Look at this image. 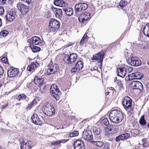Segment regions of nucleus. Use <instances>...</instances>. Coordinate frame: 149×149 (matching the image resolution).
Segmentation results:
<instances>
[{
	"mask_svg": "<svg viewBox=\"0 0 149 149\" xmlns=\"http://www.w3.org/2000/svg\"><path fill=\"white\" fill-rule=\"evenodd\" d=\"M109 116L111 121L116 123L122 121L123 117V114L120 111L116 110H112L110 112Z\"/></svg>",
	"mask_w": 149,
	"mask_h": 149,
	"instance_id": "nucleus-1",
	"label": "nucleus"
},
{
	"mask_svg": "<svg viewBox=\"0 0 149 149\" xmlns=\"http://www.w3.org/2000/svg\"><path fill=\"white\" fill-rule=\"evenodd\" d=\"M50 91L52 96L56 100H59L61 92L56 85L53 84L51 86Z\"/></svg>",
	"mask_w": 149,
	"mask_h": 149,
	"instance_id": "nucleus-2",
	"label": "nucleus"
},
{
	"mask_svg": "<svg viewBox=\"0 0 149 149\" xmlns=\"http://www.w3.org/2000/svg\"><path fill=\"white\" fill-rule=\"evenodd\" d=\"M43 108L44 113L48 116H51L55 113V110L53 106L49 104L46 103Z\"/></svg>",
	"mask_w": 149,
	"mask_h": 149,
	"instance_id": "nucleus-3",
	"label": "nucleus"
},
{
	"mask_svg": "<svg viewBox=\"0 0 149 149\" xmlns=\"http://www.w3.org/2000/svg\"><path fill=\"white\" fill-rule=\"evenodd\" d=\"M128 63L131 65L137 66L141 65V62L139 59L136 57H131L127 60Z\"/></svg>",
	"mask_w": 149,
	"mask_h": 149,
	"instance_id": "nucleus-4",
	"label": "nucleus"
},
{
	"mask_svg": "<svg viewBox=\"0 0 149 149\" xmlns=\"http://www.w3.org/2000/svg\"><path fill=\"white\" fill-rule=\"evenodd\" d=\"M77 58L76 54L73 53L70 54V56H67L63 59L64 61L69 64H72L75 61Z\"/></svg>",
	"mask_w": 149,
	"mask_h": 149,
	"instance_id": "nucleus-5",
	"label": "nucleus"
},
{
	"mask_svg": "<svg viewBox=\"0 0 149 149\" xmlns=\"http://www.w3.org/2000/svg\"><path fill=\"white\" fill-rule=\"evenodd\" d=\"M17 17L15 11L11 9L7 13L6 16V19L7 22H11Z\"/></svg>",
	"mask_w": 149,
	"mask_h": 149,
	"instance_id": "nucleus-6",
	"label": "nucleus"
},
{
	"mask_svg": "<svg viewBox=\"0 0 149 149\" xmlns=\"http://www.w3.org/2000/svg\"><path fill=\"white\" fill-rule=\"evenodd\" d=\"M91 18L90 14L89 13L82 14L79 18V21L82 24H85Z\"/></svg>",
	"mask_w": 149,
	"mask_h": 149,
	"instance_id": "nucleus-7",
	"label": "nucleus"
},
{
	"mask_svg": "<svg viewBox=\"0 0 149 149\" xmlns=\"http://www.w3.org/2000/svg\"><path fill=\"white\" fill-rule=\"evenodd\" d=\"M132 102L131 99L128 96H126L124 98L122 103L125 109L127 110L131 107Z\"/></svg>",
	"mask_w": 149,
	"mask_h": 149,
	"instance_id": "nucleus-8",
	"label": "nucleus"
},
{
	"mask_svg": "<svg viewBox=\"0 0 149 149\" xmlns=\"http://www.w3.org/2000/svg\"><path fill=\"white\" fill-rule=\"evenodd\" d=\"M75 11L76 12H81L88 8L87 4L85 3H79L75 6Z\"/></svg>",
	"mask_w": 149,
	"mask_h": 149,
	"instance_id": "nucleus-9",
	"label": "nucleus"
},
{
	"mask_svg": "<svg viewBox=\"0 0 149 149\" xmlns=\"http://www.w3.org/2000/svg\"><path fill=\"white\" fill-rule=\"evenodd\" d=\"M131 85L134 89H138L140 92L142 91L143 90V86L142 84L139 81H132L131 82Z\"/></svg>",
	"mask_w": 149,
	"mask_h": 149,
	"instance_id": "nucleus-10",
	"label": "nucleus"
},
{
	"mask_svg": "<svg viewBox=\"0 0 149 149\" xmlns=\"http://www.w3.org/2000/svg\"><path fill=\"white\" fill-rule=\"evenodd\" d=\"M20 143L21 149H30L32 148V142L30 140H23Z\"/></svg>",
	"mask_w": 149,
	"mask_h": 149,
	"instance_id": "nucleus-11",
	"label": "nucleus"
},
{
	"mask_svg": "<svg viewBox=\"0 0 149 149\" xmlns=\"http://www.w3.org/2000/svg\"><path fill=\"white\" fill-rule=\"evenodd\" d=\"M58 68V65L57 64H53L49 66L47 69L46 74L47 75H50L55 73L57 71Z\"/></svg>",
	"mask_w": 149,
	"mask_h": 149,
	"instance_id": "nucleus-12",
	"label": "nucleus"
},
{
	"mask_svg": "<svg viewBox=\"0 0 149 149\" xmlns=\"http://www.w3.org/2000/svg\"><path fill=\"white\" fill-rule=\"evenodd\" d=\"M104 54V53L103 52H100L97 54L93 56L91 59L92 60H95L98 62H100L101 65H102Z\"/></svg>",
	"mask_w": 149,
	"mask_h": 149,
	"instance_id": "nucleus-13",
	"label": "nucleus"
},
{
	"mask_svg": "<svg viewBox=\"0 0 149 149\" xmlns=\"http://www.w3.org/2000/svg\"><path fill=\"white\" fill-rule=\"evenodd\" d=\"M17 6L21 12L23 14H26L29 11L28 7L21 3H19L17 4Z\"/></svg>",
	"mask_w": 149,
	"mask_h": 149,
	"instance_id": "nucleus-14",
	"label": "nucleus"
},
{
	"mask_svg": "<svg viewBox=\"0 0 149 149\" xmlns=\"http://www.w3.org/2000/svg\"><path fill=\"white\" fill-rule=\"evenodd\" d=\"M83 66V62L81 61H77L75 65V67L73 68L71 70V72L79 71L81 70Z\"/></svg>",
	"mask_w": 149,
	"mask_h": 149,
	"instance_id": "nucleus-15",
	"label": "nucleus"
},
{
	"mask_svg": "<svg viewBox=\"0 0 149 149\" xmlns=\"http://www.w3.org/2000/svg\"><path fill=\"white\" fill-rule=\"evenodd\" d=\"M82 137L86 140L90 141L93 138V136L91 131L84 130L83 133Z\"/></svg>",
	"mask_w": 149,
	"mask_h": 149,
	"instance_id": "nucleus-16",
	"label": "nucleus"
},
{
	"mask_svg": "<svg viewBox=\"0 0 149 149\" xmlns=\"http://www.w3.org/2000/svg\"><path fill=\"white\" fill-rule=\"evenodd\" d=\"M130 136V134L128 133L123 134L116 136V141L117 142L121 141H124L127 139Z\"/></svg>",
	"mask_w": 149,
	"mask_h": 149,
	"instance_id": "nucleus-17",
	"label": "nucleus"
},
{
	"mask_svg": "<svg viewBox=\"0 0 149 149\" xmlns=\"http://www.w3.org/2000/svg\"><path fill=\"white\" fill-rule=\"evenodd\" d=\"M74 149H84V143L81 140L76 141L74 143Z\"/></svg>",
	"mask_w": 149,
	"mask_h": 149,
	"instance_id": "nucleus-18",
	"label": "nucleus"
},
{
	"mask_svg": "<svg viewBox=\"0 0 149 149\" xmlns=\"http://www.w3.org/2000/svg\"><path fill=\"white\" fill-rule=\"evenodd\" d=\"M33 123L35 124L40 125L42 123V121L38 116L36 113H34L31 117Z\"/></svg>",
	"mask_w": 149,
	"mask_h": 149,
	"instance_id": "nucleus-19",
	"label": "nucleus"
},
{
	"mask_svg": "<svg viewBox=\"0 0 149 149\" xmlns=\"http://www.w3.org/2000/svg\"><path fill=\"white\" fill-rule=\"evenodd\" d=\"M40 38L38 37L34 36L31 39H29L28 42L33 45H38L40 43Z\"/></svg>",
	"mask_w": 149,
	"mask_h": 149,
	"instance_id": "nucleus-20",
	"label": "nucleus"
},
{
	"mask_svg": "<svg viewBox=\"0 0 149 149\" xmlns=\"http://www.w3.org/2000/svg\"><path fill=\"white\" fill-rule=\"evenodd\" d=\"M127 72V69L125 67L120 68L118 69V75L122 78L125 77Z\"/></svg>",
	"mask_w": 149,
	"mask_h": 149,
	"instance_id": "nucleus-21",
	"label": "nucleus"
},
{
	"mask_svg": "<svg viewBox=\"0 0 149 149\" xmlns=\"http://www.w3.org/2000/svg\"><path fill=\"white\" fill-rule=\"evenodd\" d=\"M39 66V63L37 62L35 63L33 62L30 65H28L27 70L28 71L33 72Z\"/></svg>",
	"mask_w": 149,
	"mask_h": 149,
	"instance_id": "nucleus-22",
	"label": "nucleus"
},
{
	"mask_svg": "<svg viewBox=\"0 0 149 149\" xmlns=\"http://www.w3.org/2000/svg\"><path fill=\"white\" fill-rule=\"evenodd\" d=\"M60 26V22L57 20L53 19L50 21L49 26H52L58 29Z\"/></svg>",
	"mask_w": 149,
	"mask_h": 149,
	"instance_id": "nucleus-23",
	"label": "nucleus"
},
{
	"mask_svg": "<svg viewBox=\"0 0 149 149\" xmlns=\"http://www.w3.org/2000/svg\"><path fill=\"white\" fill-rule=\"evenodd\" d=\"M18 73V70L17 68L10 69L8 71V74L9 77H13L16 76Z\"/></svg>",
	"mask_w": 149,
	"mask_h": 149,
	"instance_id": "nucleus-24",
	"label": "nucleus"
},
{
	"mask_svg": "<svg viewBox=\"0 0 149 149\" xmlns=\"http://www.w3.org/2000/svg\"><path fill=\"white\" fill-rule=\"evenodd\" d=\"M52 10L56 17L60 18L62 17V12L61 9L53 8Z\"/></svg>",
	"mask_w": 149,
	"mask_h": 149,
	"instance_id": "nucleus-25",
	"label": "nucleus"
},
{
	"mask_svg": "<svg viewBox=\"0 0 149 149\" xmlns=\"http://www.w3.org/2000/svg\"><path fill=\"white\" fill-rule=\"evenodd\" d=\"M44 79L42 78H39L36 77L34 79L35 84L39 87H40L43 84Z\"/></svg>",
	"mask_w": 149,
	"mask_h": 149,
	"instance_id": "nucleus-26",
	"label": "nucleus"
},
{
	"mask_svg": "<svg viewBox=\"0 0 149 149\" xmlns=\"http://www.w3.org/2000/svg\"><path fill=\"white\" fill-rule=\"evenodd\" d=\"M54 4L56 6L61 7H65L66 5L65 3L62 0H55Z\"/></svg>",
	"mask_w": 149,
	"mask_h": 149,
	"instance_id": "nucleus-27",
	"label": "nucleus"
},
{
	"mask_svg": "<svg viewBox=\"0 0 149 149\" xmlns=\"http://www.w3.org/2000/svg\"><path fill=\"white\" fill-rule=\"evenodd\" d=\"M113 128V126L111 125L104 128L103 131L105 133V134H110L112 131Z\"/></svg>",
	"mask_w": 149,
	"mask_h": 149,
	"instance_id": "nucleus-28",
	"label": "nucleus"
},
{
	"mask_svg": "<svg viewBox=\"0 0 149 149\" xmlns=\"http://www.w3.org/2000/svg\"><path fill=\"white\" fill-rule=\"evenodd\" d=\"M37 103L36 100L34 99L33 100L27 105L26 109H27L29 110L32 108L34 105H36Z\"/></svg>",
	"mask_w": 149,
	"mask_h": 149,
	"instance_id": "nucleus-29",
	"label": "nucleus"
},
{
	"mask_svg": "<svg viewBox=\"0 0 149 149\" xmlns=\"http://www.w3.org/2000/svg\"><path fill=\"white\" fill-rule=\"evenodd\" d=\"M143 32L145 35L149 37V23L147 24L144 27Z\"/></svg>",
	"mask_w": 149,
	"mask_h": 149,
	"instance_id": "nucleus-30",
	"label": "nucleus"
},
{
	"mask_svg": "<svg viewBox=\"0 0 149 149\" xmlns=\"http://www.w3.org/2000/svg\"><path fill=\"white\" fill-rule=\"evenodd\" d=\"M63 10H64L66 14L68 16L72 15L73 13V10L71 8H67L65 9L64 8Z\"/></svg>",
	"mask_w": 149,
	"mask_h": 149,
	"instance_id": "nucleus-31",
	"label": "nucleus"
},
{
	"mask_svg": "<svg viewBox=\"0 0 149 149\" xmlns=\"http://www.w3.org/2000/svg\"><path fill=\"white\" fill-rule=\"evenodd\" d=\"M133 73L134 79H140L143 77V76L142 74L139 72H136Z\"/></svg>",
	"mask_w": 149,
	"mask_h": 149,
	"instance_id": "nucleus-32",
	"label": "nucleus"
},
{
	"mask_svg": "<svg viewBox=\"0 0 149 149\" xmlns=\"http://www.w3.org/2000/svg\"><path fill=\"white\" fill-rule=\"evenodd\" d=\"M88 37L86 33L84 35L82 38L80 42V44L81 45H82L84 44L85 43L88 41Z\"/></svg>",
	"mask_w": 149,
	"mask_h": 149,
	"instance_id": "nucleus-33",
	"label": "nucleus"
},
{
	"mask_svg": "<svg viewBox=\"0 0 149 149\" xmlns=\"http://www.w3.org/2000/svg\"><path fill=\"white\" fill-rule=\"evenodd\" d=\"M92 143L95 146L99 147H102L104 145L103 142L101 141H92Z\"/></svg>",
	"mask_w": 149,
	"mask_h": 149,
	"instance_id": "nucleus-34",
	"label": "nucleus"
},
{
	"mask_svg": "<svg viewBox=\"0 0 149 149\" xmlns=\"http://www.w3.org/2000/svg\"><path fill=\"white\" fill-rule=\"evenodd\" d=\"M30 47L32 51L34 52H36L37 51H39L40 50V47L35 46L33 44H31Z\"/></svg>",
	"mask_w": 149,
	"mask_h": 149,
	"instance_id": "nucleus-35",
	"label": "nucleus"
},
{
	"mask_svg": "<svg viewBox=\"0 0 149 149\" xmlns=\"http://www.w3.org/2000/svg\"><path fill=\"white\" fill-rule=\"evenodd\" d=\"M27 97V96L24 94H22L19 95L17 97V99L19 101L21 100H24Z\"/></svg>",
	"mask_w": 149,
	"mask_h": 149,
	"instance_id": "nucleus-36",
	"label": "nucleus"
},
{
	"mask_svg": "<svg viewBox=\"0 0 149 149\" xmlns=\"http://www.w3.org/2000/svg\"><path fill=\"white\" fill-rule=\"evenodd\" d=\"M58 29V28H56L55 27L50 26L49 29V31L54 34L57 32Z\"/></svg>",
	"mask_w": 149,
	"mask_h": 149,
	"instance_id": "nucleus-37",
	"label": "nucleus"
},
{
	"mask_svg": "<svg viewBox=\"0 0 149 149\" xmlns=\"http://www.w3.org/2000/svg\"><path fill=\"white\" fill-rule=\"evenodd\" d=\"M79 135V132L77 131H74L71 132L69 134V136L73 137L77 136Z\"/></svg>",
	"mask_w": 149,
	"mask_h": 149,
	"instance_id": "nucleus-38",
	"label": "nucleus"
},
{
	"mask_svg": "<svg viewBox=\"0 0 149 149\" xmlns=\"http://www.w3.org/2000/svg\"><path fill=\"white\" fill-rule=\"evenodd\" d=\"M127 4V2L125 0H122L119 3V6L121 8L125 6Z\"/></svg>",
	"mask_w": 149,
	"mask_h": 149,
	"instance_id": "nucleus-39",
	"label": "nucleus"
},
{
	"mask_svg": "<svg viewBox=\"0 0 149 149\" xmlns=\"http://www.w3.org/2000/svg\"><path fill=\"white\" fill-rule=\"evenodd\" d=\"M93 131L95 135H98L100 134L101 130L100 128L95 127L94 128Z\"/></svg>",
	"mask_w": 149,
	"mask_h": 149,
	"instance_id": "nucleus-40",
	"label": "nucleus"
},
{
	"mask_svg": "<svg viewBox=\"0 0 149 149\" xmlns=\"http://www.w3.org/2000/svg\"><path fill=\"white\" fill-rule=\"evenodd\" d=\"M139 123L142 125H144L146 124V121L144 118L143 115L140 120H139Z\"/></svg>",
	"mask_w": 149,
	"mask_h": 149,
	"instance_id": "nucleus-41",
	"label": "nucleus"
},
{
	"mask_svg": "<svg viewBox=\"0 0 149 149\" xmlns=\"http://www.w3.org/2000/svg\"><path fill=\"white\" fill-rule=\"evenodd\" d=\"M102 123L106 126L108 125L109 124V123L107 118L103 119L102 120Z\"/></svg>",
	"mask_w": 149,
	"mask_h": 149,
	"instance_id": "nucleus-42",
	"label": "nucleus"
},
{
	"mask_svg": "<svg viewBox=\"0 0 149 149\" xmlns=\"http://www.w3.org/2000/svg\"><path fill=\"white\" fill-rule=\"evenodd\" d=\"M133 73L130 74L128 75V77H126V79L127 81H130L132 79H134Z\"/></svg>",
	"mask_w": 149,
	"mask_h": 149,
	"instance_id": "nucleus-43",
	"label": "nucleus"
},
{
	"mask_svg": "<svg viewBox=\"0 0 149 149\" xmlns=\"http://www.w3.org/2000/svg\"><path fill=\"white\" fill-rule=\"evenodd\" d=\"M8 33V32L6 30H3L0 33L1 36H6Z\"/></svg>",
	"mask_w": 149,
	"mask_h": 149,
	"instance_id": "nucleus-44",
	"label": "nucleus"
},
{
	"mask_svg": "<svg viewBox=\"0 0 149 149\" xmlns=\"http://www.w3.org/2000/svg\"><path fill=\"white\" fill-rule=\"evenodd\" d=\"M63 142V140H61V141H55L53 142L51 144L52 145H55L56 144H59L62 142Z\"/></svg>",
	"mask_w": 149,
	"mask_h": 149,
	"instance_id": "nucleus-45",
	"label": "nucleus"
},
{
	"mask_svg": "<svg viewBox=\"0 0 149 149\" xmlns=\"http://www.w3.org/2000/svg\"><path fill=\"white\" fill-rule=\"evenodd\" d=\"M1 62L5 63H7L8 59L6 57H3L1 59Z\"/></svg>",
	"mask_w": 149,
	"mask_h": 149,
	"instance_id": "nucleus-46",
	"label": "nucleus"
},
{
	"mask_svg": "<svg viewBox=\"0 0 149 149\" xmlns=\"http://www.w3.org/2000/svg\"><path fill=\"white\" fill-rule=\"evenodd\" d=\"M104 149H110V145L109 143H106L104 145Z\"/></svg>",
	"mask_w": 149,
	"mask_h": 149,
	"instance_id": "nucleus-47",
	"label": "nucleus"
},
{
	"mask_svg": "<svg viewBox=\"0 0 149 149\" xmlns=\"http://www.w3.org/2000/svg\"><path fill=\"white\" fill-rule=\"evenodd\" d=\"M4 13V9L2 7L0 6V15H3Z\"/></svg>",
	"mask_w": 149,
	"mask_h": 149,
	"instance_id": "nucleus-48",
	"label": "nucleus"
},
{
	"mask_svg": "<svg viewBox=\"0 0 149 149\" xmlns=\"http://www.w3.org/2000/svg\"><path fill=\"white\" fill-rule=\"evenodd\" d=\"M125 68H126L127 70L129 72L132 71L133 70V68L132 67L126 66L125 67Z\"/></svg>",
	"mask_w": 149,
	"mask_h": 149,
	"instance_id": "nucleus-49",
	"label": "nucleus"
},
{
	"mask_svg": "<svg viewBox=\"0 0 149 149\" xmlns=\"http://www.w3.org/2000/svg\"><path fill=\"white\" fill-rule=\"evenodd\" d=\"M4 73V70L3 67L0 65V75H2Z\"/></svg>",
	"mask_w": 149,
	"mask_h": 149,
	"instance_id": "nucleus-50",
	"label": "nucleus"
},
{
	"mask_svg": "<svg viewBox=\"0 0 149 149\" xmlns=\"http://www.w3.org/2000/svg\"><path fill=\"white\" fill-rule=\"evenodd\" d=\"M117 83L118 86L121 87L123 86V85L121 83V81L120 80H117Z\"/></svg>",
	"mask_w": 149,
	"mask_h": 149,
	"instance_id": "nucleus-51",
	"label": "nucleus"
},
{
	"mask_svg": "<svg viewBox=\"0 0 149 149\" xmlns=\"http://www.w3.org/2000/svg\"><path fill=\"white\" fill-rule=\"evenodd\" d=\"M6 2V0H0V4H4Z\"/></svg>",
	"mask_w": 149,
	"mask_h": 149,
	"instance_id": "nucleus-52",
	"label": "nucleus"
},
{
	"mask_svg": "<svg viewBox=\"0 0 149 149\" xmlns=\"http://www.w3.org/2000/svg\"><path fill=\"white\" fill-rule=\"evenodd\" d=\"M22 1H24L26 2L28 4L30 3L31 2V0H20Z\"/></svg>",
	"mask_w": 149,
	"mask_h": 149,
	"instance_id": "nucleus-53",
	"label": "nucleus"
},
{
	"mask_svg": "<svg viewBox=\"0 0 149 149\" xmlns=\"http://www.w3.org/2000/svg\"><path fill=\"white\" fill-rule=\"evenodd\" d=\"M128 113L130 114H134V112L132 108V109L131 110L128 111Z\"/></svg>",
	"mask_w": 149,
	"mask_h": 149,
	"instance_id": "nucleus-54",
	"label": "nucleus"
},
{
	"mask_svg": "<svg viewBox=\"0 0 149 149\" xmlns=\"http://www.w3.org/2000/svg\"><path fill=\"white\" fill-rule=\"evenodd\" d=\"M132 132H134L135 134H137L138 133V131L137 130L135 129L132 130Z\"/></svg>",
	"mask_w": 149,
	"mask_h": 149,
	"instance_id": "nucleus-55",
	"label": "nucleus"
},
{
	"mask_svg": "<svg viewBox=\"0 0 149 149\" xmlns=\"http://www.w3.org/2000/svg\"><path fill=\"white\" fill-rule=\"evenodd\" d=\"M72 44L71 43V42H69L68 44L65 45V47L66 48H67L69 47V46L72 45Z\"/></svg>",
	"mask_w": 149,
	"mask_h": 149,
	"instance_id": "nucleus-56",
	"label": "nucleus"
},
{
	"mask_svg": "<svg viewBox=\"0 0 149 149\" xmlns=\"http://www.w3.org/2000/svg\"><path fill=\"white\" fill-rule=\"evenodd\" d=\"M143 147H146L148 146V145L146 143H144L143 144Z\"/></svg>",
	"mask_w": 149,
	"mask_h": 149,
	"instance_id": "nucleus-57",
	"label": "nucleus"
},
{
	"mask_svg": "<svg viewBox=\"0 0 149 149\" xmlns=\"http://www.w3.org/2000/svg\"><path fill=\"white\" fill-rule=\"evenodd\" d=\"M146 87L147 88L149 89V82L146 84Z\"/></svg>",
	"mask_w": 149,
	"mask_h": 149,
	"instance_id": "nucleus-58",
	"label": "nucleus"
},
{
	"mask_svg": "<svg viewBox=\"0 0 149 149\" xmlns=\"http://www.w3.org/2000/svg\"><path fill=\"white\" fill-rule=\"evenodd\" d=\"M2 23L1 22V19L0 18V27L2 26Z\"/></svg>",
	"mask_w": 149,
	"mask_h": 149,
	"instance_id": "nucleus-59",
	"label": "nucleus"
},
{
	"mask_svg": "<svg viewBox=\"0 0 149 149\" xmlns=\"http://www.w3.org/2000/svg\"><path fill=\"white\" fill-rule=\"evenodd\" d=\"M21 103H19L17 104V105L20 106L21 105Z\"/></svg>",
	"mask_w": 149,
	"mask_h": 149,
	"instance_id": "nucleus-60",
	"label": "nucleus"
},
{
	"mask_svg": "<svg viewBox=\"0 0 149 149\" xmlns=\"http://www.w3.org/2000/svg\"><path fill=\"white\" fill-rule=\"evenodd\" d=\"M109 92H107L106 93V95H108V94H109Z\"/></svg>",
	"mask_w": 149,
	"mask_h": 149,
	"instance_id": "nucleus-61",
	"label": "nucleus"
},
{
	"mask_svg": "<svg viewBox=\"0 0 149 149\" xmlns=\"http://www.w3.org/2000/svg\"><path fill=\"white\" fill-rule=\"evenodd\" d=\"M145 140V139H143L142 140V141H143V142Z\"/></svg>",
	"mask_w": 149,
	"mask_h": 149,
	"instance_id": "nucleus-62",
	"label": "nucleus"
},
{
	"mask_svg": "<svg viewBox=\"0 0 149 149\" xmlns=\"http://www.w3.org/2000/svg\"><path fill=\"white\" fill-rule=\"evenodd\" d=\"M148 128H149V123H148Z\"/></svg>",
	"mask_w": 149,
	"mask_h": 149,
	"instance_id": "nucleus-63",
	"label": "nucleus"
},
{
	"mask_svg": "<svg viewBox=\"0 0 149 149\" xmlns=\"http://www.w3.org/2000/svg\"><path fill=\"white\" fill-rule=\"evenodd\" d=\"M0 149H2L1 147L0 146Z\"/></svg>",
	"mask_w": 149,
	"mask_h": 149,
	"instance_id": "nucleus-64",
	"label": "nucleus"
}]
</instances>
